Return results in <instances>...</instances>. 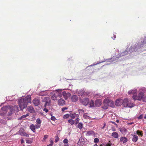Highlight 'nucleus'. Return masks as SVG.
Returning <instances> with one entry per match:
<instances>
[{
	"label": "nucleus",
	"mask_w": 146,
	"mask_h": 146,
	"mask_svg": "<svg viewBox=\"0 0 146 146\" xmlns=\"http://www.w3.org/2000/svg\"><path fill=\"white\" fill-rule=\"evenodd\" d=\"M146 44V35L144 37L143 40L141 41V42L139 43H136L134 46L132 47V46L131 48H130L129 50L128 48H126L124 51L123 52L120 54H118L115 58H114L113 59L111 58L110 59H108L106 60L108 62H112L113 61L117 59L119 57L126 55L129 52L130 53L134 51H137L138 49L141 48L143 47L144 46V45Z\"/></svg>",
	"instance_id": "1"
},
{
	"label": "nucleus",
	"mask_w": 146,
	"mask_h": 146,
	"mask_svg": "<svg viewBox=\"0 0 146 146\" xmlns=\"http://www.w3.org/2000/svg\"><path fill=\"white\" fill-rule=\"evenodd\" d=\"M31 102V97L30 95H28L25 98H21L19 100L18 104L20 110L23 111L24 109L27 107L29 103Z\"/></svg>",
	"instance_id": "2"
},
{
	"label": "nucleus",
	"mask_w": 146,
	"mask_h": 146,
	"mask_svg": "<svg viewBox=\"0 0 146 146\" xmlns=\"http://www.w3.org/2000/svg\"><path fill=\"white\" fill-rule=\"evenodd\" d=\"M114 105V102L112 100L105 99L103 102V105L102 106V108L104 110H106L108 108V107L113 108Z\"/></svg>",
	"instance_id": "3"
},
{
	"label": "nucleus",
	"mask_w": 146,
	"mask_h": 146,
	"mask_svg": "<svg viewBox=\"0 0 146 146\" xmlns=\"http://www.w3.org/2000/svg\"><path fill=\"white\" fill-rule=\"evenodd\" d=\"M141 90H142L143 92H141L139 93L138 96H137L136 95H134L133 96L132 98L134 100H141V99H143L144 92L145 91V88H143L141 89Z\"/></svg>",
	"instance_id": "4"
},
{
	"label": "nucleus",
	"mask_w": 146,
	"mask_h": 146,
	"mask_svg": "<svg viewBox=\"0 0 146 146\" xmlns=\"http://www.w3.org/2000/svg\"><path fill=\"white\" fill-rule=\"evenodd\" d=\"M122 104L123 106L124 107H128L131 108L134 106L133 104H129V101L127 98H125L124 100H123Z\"/></svg>",
	"instance_id": "5"
},
{
	"label": "nucleus",
	"mask_w": 146,
	"mask_h": 146,
	"mask_svg": "<svg viewBox=\"0 0 146 146\" xmlns=\"http://www.w3.org/2000/svg\"><path fill=\"white\" fill-rule=\"evenodd\" d=\"M8 106H5L2 107L0 110V115L4 116L6 114L8 111L9 108Z\"/></svg>",
	"instance_id": "6"
},
{
	"label": "nucleus",
	"mask_w": 146,
	"mask_h": 146,
	"mask_svg": "<svg viewBox=\"0 0 146 146\" xmlns=\"http://www.w3.org/2000/svg\"><path fill=\"white\" fill-rule=\"evenodd\" d=\"M42 102L45 103L44 105L45 107H46L47 106H49L51 102V100L50 97H44L42 99Z\"/></svg>",
	"instance_id": "7"
},
{
	"label": "nucleus",
	"mask_w": 146,
	"mask_h": 146,
	"mask_svg": "<svg viewBox=\"0 0 146 146\" xmlns=\"http://www.w3.org/2000/svg\"><path fill=\"white\" fill-rule=\"evenodd\" d=\"M8 108H9L8 110L9 112L8 115H11L13 114L14 111L13 107L11 106H8Z\"/></svg>",
	"instance_id": "8"
},
{
	"label": "nucleus",
	"mask_w": 146,
	"mask_h": 146,
	"mask_svg": "<svg viewBox=\"0 0 146 146\" xmlns=\"http://www.w3.org/2000/svg\"><path fill=\"white\" fill-rule=\"evenodd\" d=\"M82 103L85 106H87L89 103V99L88 98H85L81 100Z\"/></svg>",
	"instance_id": "9"
},
{
	"label": "nucleus",
	"mask_w": 146,
	"mask_h": 146,
	"mask_svg": "<svg viewBox=\"0 0 146 146\" xmlns=\"http://www.w3.org/2000/svg\"><path fill=\"white\" fill-rule=\"evenodd\" d=\"M84 143V139L83 138L81 137L77 143V144L79 146H82Z\"/></svg>",
	"instance_id": "10"
},
{
	"label": "nucleus",
	"mask_w": 146,
	"mask_h": 146,
	"mask_svg": "<svg viewBox=\"0 0 146 146\" xmlns=\"http://www.w3.org/2000/svg\"><path fill=\"white\" fill-rule=\"evenodd\" d=\"M123 100L121 99H117L115 102V105L117 106H119L122 103Z\"/></svg>",
	"instance_id": "11"
},
{
	"label": "nucleus",
	"mask_w": 146,
	"mask_h": 146,
	"mask_svg": "<svg viewBox=\"0 0 146 146\" xmlns=\"http://www.w3.org/2000/svg\"><path fill=\"white\" fill-rule=\"evenodd\" d=\"M33 103L35 106H38L40 104V100L37 99H35L33 101Z\"/></svg>",
	"instance_id": "12"
},
{
	"label": "nucleus",
	"mask_w": 146,
	"mask_h": 146,
	"mask_svg": "<svg viewBox=\"0 0 146 146\" xmlns=\"http://www.w3.org/2000/svg\"><path fill=\"white\" fill-rule=\"evenodd\" d=\"M19 134L21 136H26L27 137H29V135L26 133L23 132L22 130H19Z\"/></svg>",
	"instance_id": "13"
},
{
	"label": "nucleus",
	"mask_w": 146,
	"mask_h": 146,
	"mask_svg": "<svg viewBox=\"0 0 146 146\" xmlns=\"http://www.w3.org/2000/svg\"><path fill=\"white\" fill-rule=\"evenodd\" d=\"M119 131L123 134H125L127 131L125 128L124 127L120 128L119 129Z\"/></svg>",
	"instance_id": "14"
},
{
	"label": "nucleus",
	"mask_w": 146,
	"mask_h": 146,
	"mask_svg": "<svg viewBox=\"0 0 146 146\" xmlns=\"http://www.w3.org/2000/svg\"><path fill=\"white\" fill-rule=\"evenodd\" d=\"M65 101L62 99L60 98L58 100V103L59 105L63 106L65 104Z\"/></svg>",
	"instance_id": "15"
},
{
	"label": "nucleus",
	"mask_w": 146,
	"mask_h": 146,
	"mask_svg": "<svg viewBox=\"0 0 146 146\" xmlns=\"http://www.w3.org/2000/svg\"><path fill=\"white\" fill-rule=\"evenodd\" d=\"M27 110L31 113H34L35 112L33 108L31 106H29L27 108Z\"/></svg>",
	"instance_id": "16"
},
{
	"label": "nucleus",
	"mask_w": 146,
	"mask_h": 146,
	"mask_svg": "<svg viewBox=\"0 0 146 146\" xmlns=\"http://www.w3.org/2000/svg\"><path fill=\"white\" fill-rule=\"evenodd\" d=\"M62 89H58L56 90V94H57V96L61 97L62 96L61 92Z\"/></svg>",
	"instance_id": "17"
},
{
	"label": "nucleus",
	"mask_w": 146,
	"mask_h": 146,
	"mask_svg": "<svg viewBox=\"0 0 146 146\" xmlns=\"http://www.w3.org/2000/svg\"><path fill=\"white\" fill-rule=\"evenodd\" d=\"M128 93L129 94H133V95H137V90L134 89L133 90L129 91Z\"/></svg>",
	"instance_id": "18"
},
{
	"label": "nucleus",
	"mask_w": 146,
	"mask_h": 146,
	"mask_svg": "<svg viewBox=\"0 0 146 146\" xmlns=\"http://www.w3.org/2000/svg\"><path fill=\"white\" fill-rule=\"evenodd\" d=\"M71 100L73 102H76L78 100V97L76 95H74L71 97Z\"/></svg>",
	"instance_id": "19"
},
{
	"label": "nucleus",
	"mask_w": 146,
	"mask_h": 146,
	"mask_svg": "<svg viewBox=\"0 0 146 146\" xmlns=\"http://www.w3.org/2000/svg\"><path fill=\"white\" fill-rule=\"evenodd\" d=\"M86 135L88 136L90 135L95 136V133L93 131H90L87 132L86 133Z\"/></svg>",
	"instance_id": "20"
},
{
	"label": "nucleus",
	"mask_w": 146,
	"mask_h": 146,
	"mask_svg": "<svg viewBox=\"0 0 146 146\" xmlns=\"http://www.w3.org/2000/svg\"><path fill=\"white\" fill-rule=\"evenodd\" d=\"M120 141L121 142H123V143H124L127 142V139L126 137H123L121 138Z\"/></svg>",
	"instance_id": "21"
},
{
	"label": "nucleus",
	"mask_w": 146,
	"mask_h": 146,
	"mask_svg": "<svg viewBox=\"0 0 146 146\" xmlns=\"http://www.w3.org/2000/svg\"><path fill=\"white\" fill-rule=\"evenodd\" d=\"M101 104L100 100H97L95 101V105L96 107H99Z\"/></svg>",
	"instance_id": "22"
},
{
	"label": "nucleus",
	"mask_w": 146,
	"mask_h": 146,
	"mask_svg": "<svg viewBox=\"0 0 146 146\" xmlns=\"http://www.w3.org/2000/svg\"><path fill=\"white\" fill-rule=\"evenodd\" d=\"M85 91L84 90H81L79 91L78 95L79 96H82L84 94Z\"/></svg>",
	"instance_id": "23"
},
{
	"label": "nucleus",
	"mask_w": 146,
	"mask_h": 146,
	"mask_svg": "<svg viewBox=\"0 0 146 146\" xmlns=\"http://www.w3.org/2000/svg\"><path fill=\"white\" fill-rule=\"evenodd\" d=\"M30 128L33 132H35V127L33 124L31 125Z\"/></svg>",
	"instance_id": "24"
},
{
	"label": "nucleus",
	"mask_w": 146,
	"mask_h": 146,
	"mask_svg": "<svg viewBox=\"0 0 146 146\" xmlns=\"http://www.w3.org/2000/svg\"><path fill=\"white\" fill-rule=\"evenodd\" d=\"M138 139V137L136 135H134L133 137L132 141L134 142H136Z\"/></svg>",
	"instance_id": "25"
},
{
	"label": "nucleus",
	"mask_w": 146,
	"mask_h": 146,
	"mask_svg": "<svg viewBox=\"0 0 146 146\" xmlns=\"http://www.w3.org/2000/svg\"><path fill=\"white\" fill-rule=\"evenodd\" d=\"M111 135L115 138H117L118 137V134L116 132H114Z\"/></svg>",
	"instance_id": "26"
},
{
	"label": "nucleus",
	"mask_w": 146,
	"mask_h": 146,
	"mask_svg": "<svg viewBox=\"0 0 146 146\" xmlns=\"http://www.w3.org/2000/svg\"><path fill=\"white\" fill-rule=\"evenodd\" d=\"M137 134L140 136L141 137H142L143 135V131H139V130H137L136 131Z\"/></svg>",
	"instance_id": "27"
},
{
	"label": "nucleus",
	"mask_w": 146,
	"mask_h": 146,
	"mask_svg": "<svg viewBox=\"0 0 146 146\" xmlns=\"http://www.w3.org/2000/svg\"><path fill=\"white\" fill-rule=\"evenodd\" d=\"M62 94L65 100L68 98L67 94L65 92H62Z\"/></svg>",
	"instance_id": "28"
},
{
	"label": "nucleus",
	"mask_w": 146,
	"mask_h": 146,
	"mask_svg": "<svg viewBox=\"0 0 146 146\" xmlns=\"http://www.w3.org/2000/svg\"><path fill=\"white\" fill-rule=\"evenodd\" d=\"M78 127L80 129H81L83 127V124L81 123H79L78 125Z\"/></svg>",
	"instance_id": "29"
},
{
	"label": "nucleus",
	"mask_w": 146,
	"mask_h": 146,
	"mask_svg": "<svg viewBox=\"0 0 146 146\" xmlns=\"http://www.w3.org/2000/svg\"><path fill=\"white\" fill-rule=\"evenodd\" d=\"M29 116V114H27L26 115H22L19 119H23L24 118H25V117H27Z\"/></svg>",
	"instance_id": "30"
},
{
	"label": "nucleus",
	"mask_w": 146,
	"mask_h": 146,
	"mask_svg": "<svg viewBox=\"0 0 146 146\" xmlns=\"http://www.w3.org/2000/svg\"><path fill=\"white\" fill-rule=\"evenodd\" d=\"M90 106L91 107H94V103L93 101L91 100L90 102Z\"/></svg>",
	"instance_id": "31"
},
{
	"label": "nucleus",
	"mask_w": 146,
	"mask_h": 146,
	"mask_svg": "<svg viewBox=\"0 0 146 146\" xmlns=\"http://www.w3.org/2000/svg\"><path fill=\"white\" fill-rule=\"evenodd\" d=\"M68 122L71 125H73L75 123L74 121L72 119L69 120H68Z\"/></svg>",
	"instance_id": "32"
},
{
	"label": "nucleus",
	"mask_w": 146,
	"mask_h": 146,
	"mask_svg": "<svg viewBox=\"0 0 146 146\" xmlns=\"http://www.w3.org/2000/svg\"><path fill=\"white\" fill-rule=\"evenodd\" d=\"M44 91H43L39 93V95L41 96H43L45 95L46 94L44 93Z\"/></svg>",
	"instance_id": "33"
},
{
	"label": "nucleus",
	"mask_w": 146,
	"mask_h": 146,
	"mask_svg": "<svg viewBox=\"0 0 146 146\" xmlns=\"http://www.w3.org/2000/svg\"><path fill=\"white\" fill-rule=\"evenodd\" d=\"M99 139L98 138H95L94 140V142L95 143H97L99 142Z\"/></svg>",
	"instance_id": "34"
},
{
	"label": "nucleus",
	"mask_w": 146,
	"mask_h": 146,
	"mask_svg": "<svg viewBox=\"0 0 146 146\" xmlns=\"http://www.w3.org/2000/svg\"><path fill=\"white\" fill-rule=\"evenodd\" d=\"M52 100H56V96L55 95H53L52 97Z\"/></svg>",
	"instance_id": "35"
},
{
	"label": "nucleus",
	"mask_w": 146,
	"mask_h": 146,
	"mask_svg": "<svg viewBox=\"0 0 146 146\" xmlns=\"http://www.w3.org/2000/svg\"><path fill=\"white\" fill-rule=\"evenodd\" d=\"M59 140V138L58 137V136H56L55 137V139L54 140V142L55 143H56Z\"/></svg>",
	"instance_id": "36"
},
{
	"label": "nucleus",
	"mask_w": 146,
	"mask_h": 146,
	"mask_svg": "<svg viewBox=\"0 0 146 146\" xmlns=\"http://www.w3.org/2000/svg\"><path fill=\"white\" fill-rule=\"evenodd\" d=\"M26 143H27L31 144L32 142V140H29L28 139H26Z\"/></svg>",
	"instance_id": "37"
},
{
	"label": "nucleus",
	"mask_w": 146,
	"mask_h": 146,
	"mask_svg": "<svg viewBox=\"0 0 146 146\" xmlns=\"http://www.w3.org/2000/svg\"><path fill=\"white\" fill-rule=\"evenodd\" d=\"M68 142V141L67 139H65L63 141V142L65 144H67Z\"/></svg>",
	"instance_id": "38"
},
{
	"label": "nucleus",
	"mask_w": 146,
	"mask_h": 146,
	"mask_svg": "<svg viewBox=\"0 0 146 146\" xmlns=\"http://www.w3.org/2000/svg\"><path fill=\"white\" fill-rule=\"evenodd\" d=\"M40 125L39 124H36L35 126V128H36V129L39 128L40 127Z\"/></svg>",
	"instance_id": "39"
},
{
	"label": "nucleus",
	"mask_w": 146,
	"mask_h": 146,
	"mask_svg": "<svg viewBox=\"0 0 146 146\" xmlns=\"http://www.w3.org/2000/svg\"><path fill=\"white\" fill-rule=\"evenodd\" d=\"M36 122L37 123V124H40L41 123V120L39 118H38L36 120Z\"/></svg>",
	"instance_id": "40"
},
{
	"label": "nucleus",
	"mask_w": 146,
	"mask_h": 146,
	"mask_svg": "<svg viewBox=\"0 0 146 146\" xmlns=\"http://www.w3.org/2000/svg\"><path fill=\"white\" fill-rule=\"evenodd\" d=\"M79 120V119L78 118H77L75 120V124H77Z\"/></svg>",
	"instance_id": "41"
},
{
	"label": "nucleus",
	"mask_w": 146,
	"mask_h": 146,
	"mask_svg": "<svg viewBox=\"0 0 146 146\" xmlns=\"http://www.w3.org/2000/svg\"><path fill=\"white\" fill-rule=\"evenodd\" d=\"M76 114H72L71 115V117L72 119H74L76 116Z\"/></svg>",
	"instance_id": "42"
},
{
	"label": "nucleus",
	"mask_w": 146,
	"mask_h": 146,
	"mask_svg": "<svg viewBox=\"0 0 146 146\" xmlns=\"http://www.w3.org/2000/svg\"><path fill=\"white\" fill-rule=\"evenodd\" d=\"M112 143H108L106 144L105 146H112Z\"/></svg>",
	"instance_id": "43"
},
{
	"label": "nucleus",
	"mask_w": 146,
	"mask_h": 146,
	"mask_svg": "<svg viewBox=\"0 0 146 146\" xmlns=\"http://www.w3.org/2000/svg\"><path fill=\"white\" fill-rule=\"evenodd\" d=\"M51 119L52 120L54 121L56 119L55 117L53 116H52L51 117Z\"/></svg>",
	"instance_id": "44"
},
{
	"label": "nucleus",
	"mask_w": 146,
	"mask_h": 146,
	"mask_svg": "<svg viewBox=\"0 0 146 146\" xmlns=\"http://www.w3.org/2000/svg\"><path fill=\"white\" fill-rule=\"evenodd\" d=\"M143 118V114H141L138 117L139 119H141Z\"/></svg>",
	"instance_id": "45"
},
{
	"label": "nucleus",
	"mask_w": 146,
	"mask_h": 146,
	"mask_svg": "<svg viewBox=\"0 0 146 146\" xmlns=\"http://www.w3.org/2000/svg\"><path fill=\"white\" fill-rule=\"evenodd\" d=\"M48 136L47 135H44L43 139L44 140H46L48 137Z\"/></svg>",
	"instance_id": "46"
},
{
	"label": "nucleus",
	"mask_w": 146,
	"mask_h": 146,
	"mask_svg": "<svg viewBox=\"0 0 146 146\" xmlns=\"http://www.w3.org/2000/svg\"><path fill=\"white\" fill-rule=\"evenodd\" d=\"M143 100L144 102H146V96H144L143 98Z\"/></svg>",
	"instance_id": "47"
},
{
	"label": "nucleus",
	"mask_w": 146,
	"mask_h": 146,
	"mask_svg": "<svg viewBox=\"0 0 146 146\" xmlns=\"http://www.w3.org/2000/svg\"><path fill=\"white\" fill-rule=\"evenodd\" d=\"M67 109V108L66 107L63 108L62 109V111H64L65 110Z\"/></svg>",
	"instance_id": "48"
},
{
	"label": "nucleus",
	"mask_w": 146,
	"mask_h": 146,
	"mask_svg": "<svg viewBox=\"0 0 146 146\" xmlns=\"http://www.w3.org/2000/svg\"><path fill=\"white\" fill-rule=\"evenodd\" d=\"M43 110L45 111L46 113H47L48 111V110L46 108H44Z\"/></svg>",
	"instance_id": "49"
},
{
	"label": "nucleus",
	"mask_w": 146,
	"mask_h": 146,
	"mask_svg": "<svg viewBox=\"0 0 146 146\" xmlns=\"http://www.w3.org/2000/svg\"><path fill=\"white\" fill-rule=\"evenodd\" d=\"M50 143L51 144L53 145V140H50Z\"/></svg>",
	"instance_id": "50"
},
{
	"label": "nucleus",
	"mask_w": 146,
	"mask_h": 146,
	"mask_svg": "<svg viewBox=\"0 0 146 146\" xmlns=\"http://www.w3.org/2000/svg\"><path fill=\"white\" fill-rule=\"evenodd\" d=\"M64 117H66V118H68V114H66V115H65L64 116Z\"/></svg>",
	"instance_id": "51"
},
{
	"label": "nucleus",
	"mask_w": 146,
	"mask_h": 146,
	"mask_svg": "<svg viewBox=\"0 0 146 146\" xmlns=\"http://www.w3.org/2000/svg\"><path fill=\"white\" fill-rule=\"evenodd\" d=\"M87 117L88 116L85 115H83V117L85 118H87Z\"/></svg>",
	"instance_id": "52"
},
{
	"label": "nucleus",
	"mask_w": 146,
	"mask_h": 146,
	"mask_svg": "<svg viewBox=\"0 0 146 146\" xmlns=\"http://www.w3.org/2000/svg\"><path fill=\"white\" fill-rule=\"evenodd\" d=\"M113 124H114V125H117V124H116V123L115 122H114V121H111V122Z\"/></svg>",
	"instance_id": "53"
},
{
	"label": "nucleus",
	"mask_w": 146,
	"mask_h": 146,
	"mask_svg": "<svg viewBox=\"0 0 146 146\" xmlns=\"http://www.w3.org/2000/svg\"><path fill=\"white\" fill-rule=\"evenodd\" d=\"M99 63H96V64H92V65H90V66H94V65H97V64H98Z\"/></svg>",
	"instance_id": "54"
},
{
	"label": "nucleus",
	"mask_w": 146,
	"mask_h": 146,
	"mask_svg": "<svg viewBox=\"0 0 146 146\" xmlns=\"http://www.w3.org/2000/svg\"><path fill=\"white\" fill-rule=\"evenodd\" d=\"M24 141L23 139H22L21 140V143H23L24 142Z\"/></svg>",
	"instance_id": "55"
},
{
	"label": "nucleus",
	"mask_w": 146,
	"mask_h": 146,
	"mask_svg": "<svg viewBox=\"0 0 146 146\" xmlns=\"http://www.w3.org/2000/svg\"><path fill=\"white\" fill-rule=\"evenodd\" d=\"M115 51H116V52H119V50H118V49H116V50H115Z\"/></svg>",
	"instance_id": "56"
},
{
	"label": "nucleus",
	"mask_w": 146,
	"mask_h": 146,
	"mask_svg": "<svg viewBox=\"0 0 146 146\" xmlns=\"http://www.w3.org/2000/svg\"><path fill=\"white\" fill-rule=\"evenodd\" d=\"M93 146H98L96 144H95Z\"/></svg>",
	"instance_id": "57"
},
{
	"label": "nucleus",
	"mask_w": 146,
	"mask_h": 146,
	"mask_svg": "<svg viewBox=\"0 0 146 146\" xmlns=\"http://www.w3.org/2000/svg\"><path fill=\"white\" fill-rule=\"evenodd\" d=\"M52 145L50 143L49 145H47V146H52Z\"/></svg>",
	"instance_id": "58"
},
{
	"label": "nucleus",
	"mask_w": 146,
	"mask_h": 146,
	"mask_svg": "<svg viewBox=\"0 0 146 146\" xmlns=\"http://www.w3.org/2000/svg\"><path fill=\"white\" fill-rule=\"evenodd\" d=\"M118 123L119 122V120L118 119H117L116 121Z\"/></svg>",
	"instance_id": "59"
},
{
	"label": "nucleus",
	"mask_w": 146,
	"mask_h": 146,
	"mask_svg": "<svg viewBox=\"0 0 146 146\" xmlns=\"http://www.w3.org/2000/svg\"><path fill=\"white\" fill-rule=\"evenodd\" d=\"M2 122V120L0 119V123Z\"/></svg>",
	"instance_id": "60"
},
{
	"label": "nucleus",
	"mask_w": 146,
	"mask_h": 146,
	"mask_svg": "<svg viewBox=\"0 0 146 146\" xmlns=\"http://www.w3.org/2000/svg\"><path fill=\"white\" fill-rule=\"evenodd\" d=\"M64 146H69V145L68 144H66Z\"/></svg>",
	"instance_id": "61"
},
{
	"label": "nucleus",
	"mask_w": 146,
	"mask_h": 146,
	"mask_svg": "<svg viewBox=\"0 0 146 146\" xmlns=\"http://www.w3.org/2000/svg\"><path fill=\"white\" fill-rule=\"evenodd\" d=\"M104 127H105L104 126H103L101 128L102 129H103L104 128Z\"/></svg>",
	"instance_id": "62"
},
{
	"label": "nucleus",
	"mask_w": 146,
	"mask_h": 146,
	"mask_svg": "<svg viewBox=\"0 0 146 146\" xmlns=\"http://www.w3.org/2000/svg\"><path fill=\"white\" fill-rule=\"evenodd\" d=\"M113 37H114V39L115 38H116V36L115 35H114Z\"/></svg>",
	"instance_id": "63"
},
{
	"label": "nucleus",
	"mask_w": 146,
	"mask_h": 146,
	"mask_svg": "<svg viewBox=\"0 0 146 146\" xmlns=\"http://www.w3.org/2000/svg\"><path fill=\"white\" fill-rule=\"evenodd\" d=\"M105 126H106V124H105V123H104V126L105 127Z\"/></svg>",
	"instance_id": "64"
}]
</instances>
